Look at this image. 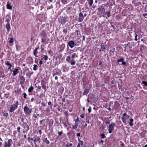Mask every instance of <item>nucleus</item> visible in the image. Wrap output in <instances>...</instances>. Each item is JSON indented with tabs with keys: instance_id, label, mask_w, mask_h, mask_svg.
Segmentation results:
<instances>
[{
	"instance_id": "25",
	"label": "nucleus",
	"mask_w": 147,
	"mask_h": 147,
	"mask_svg": "<svg viewBox=\"0 0 147 147\" xmlns=\"http://www.w3.org/2000/svg\"><path fill=\"white\" fill-rule=\"evenodd\" d=\"M142 84L144 85V86H147V82L145 81H142Z\"/></svg>"
},
{
	"instance_id": "60",
	"label": "nucleus",
	"mask_w": 147,
	"mask_h": 147,
	"mask_svg": "<svg viewBox=\"0 0 147 147\" xmlns=\"http://www.w3.org/2000/svg\"><path fill=\"white\" fill-rule=\"evenodd\" d=\"M65 98H63L62 99V101L63 102H65Z\"/></svg>"
},
{
	"instance_id": "29",
	"label": "nucleus",
	"mask_w": 147,
	"mask_h": 147,
	"mask_svg": "<svg viewBox=\"0 0 147 147\" xmlns=\"http://www.w3.org/2000/svg\"><path fill=\"white\" fill-rule=\"evenodd\" d=\"M8 115V114L7 113L4 112L3 113V116L4 117H7Z\"/></svg>"
},
{
	"instance_id": "2",
	"label": "nucleus",
	"mask_w": 147,
	"mask_h": 147,
	"mask_svg": "<svg viewBox=\"0 0 147 147\" xmlns=\"http://www.w3.org/2000/svg\"><path fill=\"white\" fill-rule=\"evenodd\" d=\"M97 14L98 15L103 16L105 13V10L104 7L100 6L97 9Z\"/></svg>"
},
{
	"instance_id": "45",
	"label": "nucleus",
	"mask_w": 147,
	"mask_h": 147,
	"mask_svg": "<svg viewBox=\"0 0 147 147\" xmlns=\"http://www.w3.org/2000/svg\"><path fill=\"white\" fill-rule=\"evenodd\" d=\"M75 54L74 53L73 54V55H72L71 56V57L72 59H74L75 58Z\"/></svg>"
},
{
	"instance_id": "46",
	"label": "nucleus",
	"mask_w": 147,
	"mask_h": 147,
	"mask_svg": "<svg viewBox=\"0 0 147 147\" xmlns=\"http://www.w3.org/2000/svg\"><path fill=\"white\" fill-rule=\"evenodd\" d=\"M115 51V48H114L110 50V51L112 52V53L114 52Z\"/></svg>"
},
{
	"instance_id": "44",
	"label": "nucleus",
	"mask_w": 147,
	"mask_h": 147,
	"mask_svg": "<svg viewBox=\"0 0 147 147\" xmlns=\"http://www.w3.org/2000/svg\"><path fill=\"white\" fill-rule=\"evenodd\" d=\"M76 35L78 36L79 35V33L80 32V30H76Z\"/></svg>"
},
{
	"instance_id": "14",
	"label": "nucleus",
	"mask_w": 147,
	"mask_h": 147,
	"mask_svg": "<svg viewBox=\"0 0 147 147\" xmlns=\"http://www.w3.org/2000/svg\"><path fill=\"white\" fill-rule=\"evenodd\" d=\"M6 6L7 8L8 9L11 10L12 9V6L11 5V3L9 1L7 3Z\"/></svg>"
},
{
	"instance_id": "27",
	"label": "nucleus",
	"mask_w": 147,
	"mask_h": 147,
	"mask_svg": "<svg viewBox=\"0 0 147 147\" xmlns=\"http://www.w3.org/2000/svg\"><path fill=\"white\" fill-rule=\"evenodd\" d=\"M5 63L6 65H8L9 66H10V67L12 66V65L10 64L8 61H7Z\"/></svg>"
},
{
	"instance_id": "19",
	"label": "nucleus",
	"mask_w": 147,
	"mask_h": 147,
	"mask_svg": "<svg viewBox=\"0 0 147 147\" xmlns=\"http://www.w3.org/2000/svg\"><path fill=\"white\" fill-rule=\"evenodd\" d=\"M34 87L32 86H30L28 89V91L29 92H31L33 91L34 90Z\"/></svg>"
},
{
	"instance_id": "42",
	"label": "nucleus",
	"mask_w": 147,
	"mask_h": 147,
	"mask_svg": "<svg viewBox=\"0 0 147 147\" xmlns=\"http://www.w3.org/2000/svg\"><path fill=\"white\" fill-rule=\"evenodd\" d=\"M23 95L24 96H23L24 98L25 99L26 98V96H27L26 94L25 93H24L23 94Z\"/></svg>"
},
{
	"instance_id": "16",
	"label": "nucleus",
	"mask_w": 147,
	"mask_h": 147,
	"mask_svg": "<svg viewBox=\"0 0 147 147\" xmlns=\"http://www.w3.org/2000/svg\"><path fill=\"white\" fill-rule=\"evenodd\" d=\"M79 143L78 145H77V147H80V146H82L83 145V142L80 140V139H78Z\"/></svg>"
},
{
	"instance_id": "8",
	"label": "nucleus",
	"mask_w": 147,
	"mask_h": 147,
	"mask_svg": "<svg viewBox=\"0 0 147 147\" xmlns=\"http://www.w3.org/2000/svg\"><path fill=\"white\" fill-rule=\"evenodd\" d=\"M129 116L127 115L125 117L122 116L121 119L123 123H124L125 125H126V120L129 119Z\"/></svg>"
},
{
	"instance_id": "50",
	"label": "nucleus",
	"mask_w": 147,
	"mask_h": 147,
	"mask_svg": "<svg viewBox=\"0 0 147 147\" xmlns=\"http://www.w3.org/2000/svg\"><path fill=\"white\" fill-rule=\"evenodd\" d=\"M63 32L66 34L67 32V30L66 29H64L63 30Z\"/></svg>"
},
{
	"instance_id": "3",
	"label": "nucleus",
	"mask_w": 147,
	"mask_h": 147,
	"mask_svg": "<svg viewBox=\"0 0 147 147\" xmlns=\"http://www.w3.org/2000/svg\"><path fill=\"white\" fill-rule=\"evenodd\" d=\"M24 111L25 114L29 115L32 113V108H29L26 105L24 108Z\"/></svg>"
},
{
	"instance_id": "51",
	"label": "nucleus",
	"mask_w": 147,
	"mask_h": 147,
	"mask_svg": "<svg viewBox=\"0 0 147 147\" xmlns=\"http://www.w3.org/2000/svg\"><path fill=\"white\" fill-rule=\"evenodd\" d=\"M143 16L145 17L146 18H147V13H143Z\"/></svg>"
},
{
	"instance_id": "18",
	"label": "nucleus",
	"mask_w": 147,
	"mask_h": 147,
	"mask_svg": "<svg viewBox=\"0 0 147 147\" xmlns=\"http://www.w3.org/2000/svg\"><path fill=\"white\" fill-rule=\"evenodd\" d=\"M89 90L88 89L86 88H85L84 90V92L83 93V95L84 94L87 95V94L89 93Z\"/></svg>"
},
{
	"instance_id": "15",
	"label": "nucleus",
	"mask_w": 147,
	"mask_h": 147,
	"mask_svg": "<svg viewBox=\"0 0 147 147\" xmlns=\"http://www.w3.org/2000/svg\"><path fill=\"white\" fill-rule=\"evenodd\" d=\"M5 28L7 29V31L9 32L10 30V26L9 22H8L7 24H6Z\"/></svg>"
},
{
	"instance_id": "39",
	"label": "nucleus",
	"mask_w": 147,
	"mask_h": 147,
	"mask_svg": "<svg viewBox=\"0 0 147 147\" xmlns=\"http://www.w3.org/2000/svg\"><path fill=\"white\" fill-rule=\"evenodd\" d=\"M124 60V59L123 58H121L120 59H118L117 60V62L119 63V62H122Z\"/></svg>"
},
{
	"instance_id": "48",
	"label": "nucleus",
	"mask_w": 147,
	"mask_h": 147,
	"mask_svg": "<svg viewBox=\"0 0 147 147\" xmlns=\"http://www.w3.org/2000/svg\"><path fill=\"white\" fill-rule=\"evenodd\" d=\"M78 120H79V119H78V117H77V119H76L74 120V121L75 122V124H76L77 123H76L78 121Z\"/></svg>"
},
{
	"instance_id": "36",
	"label": "nucleus",
	"mask_w": 147,
	"mask_h": 147,
	"mask_svg": "<svg viewBox=\"0 0 147 147\" xmlns=\"http://www.w3.org/2000/svg\"><path fill=\"white\" fill-rule=\"evenodd\" d=\"M48 104L50 106V108H51L52 107V104L51 101H49L48 102Z\"/></svg>"
},
{
	"instance_id": "54",
	"label": "nucleus",
	"mask_w": 147,
	"mask_h": 147,
	"mask_svg": "<svg viewBox=\"0 0 147 147\" xmlns=\"http://www.w3.org/2000/svg\"><path fill=\"white\" fill-rule=\"evenodd\" d=\"M59 89L61 90V91L62 92L63 91V88L61 86V87H60L59 88Z\"/></svg>"
},
{
	"instance_id": "22",
	"label": "nucleus",
	"mask_w": 147,
	"mask_h": 147,
	"mask_svg": "<svg viewBox=\"0 0 147 147\" xmlns=\"http://www.w3.org/2000/svg\"><path fill=\"white\" fill-rule=\"evenodd\" d=\"M42 87V89H45L46 88V86L42 82L41 83Z\"/></svg>"
},
{
	"instance_id": "58",
	"label": "nucleus",
	"mask_w": 147,
	"mask_h": 147,
	"mask_svg": "<svg viewBox=\"0 0 147 147\" xmlns=\"http://www.w3.org/2000/svg\"><path fill=\"white\" fill-rule=\"evenodd\" d=\"M122 64L123 65H125L126 64V63L125 61H122Z\"/></svg>"
},
{
	"instance_id": "11",
	"label": "nucleus",
	"mask_w": 147,
	"mask_h": 147,
	"mask_svg": "<svg viewBox=\"0 0 147 147\" xmlns=\"http://www.w3.org/2000/svg\"><path fill=\"white\" fill-rule=\"evenodd\" d=\"M68 44L69 47L71 48H72L74 47L75 45V43L73 40H71L69 41L68 43Z\"/></svg>"
},
{
	"instance_id": "23",
	"label": "nucleus",
	"mask_w": 147,
	"mask_h": 147,
	"mask_svg": "<svg viewBox=\"0 0 147 147\" xmlns=\"http://www.w3.org/2000/svg\"><path fill=\"white\" fill-rule=\"evenodd\" d=\"M78 123H77V124H75V125H73L72 127L71 128V129H76L77 128V127H78Z\"/></svg>"
},
{
	"instance_id": "43",
	"label": "nucleus",
	"mask_w": 147,
	"mask_h": 147,
	"mask_svg": "<svg viewBox=\"0 0 147 147\" xmlns=\"http://www.w3.org/2000/svg\"><path fill=\"white\" fill-rule=\"evenodd\" d=\"M88 111L89 113H90L91 111V107H89V108L88 109Z\"/></svg>"
},
{
	"instance_id": "7",
	"label": "nucleus",
	"mask_w": 147,
	"mask_h": 147,
	"mask_svg": "<svg viewBox=\"0 0 147 147\" xmlns=\"http://www.w3.org/2000/svg\"><path fill=\"white\" fill-rule=\"evenodd\" d=\"M115 126V124L114 123H111L109 125V133L110 134L112 133V130L113 129Z\"/></svg>"
},
{
	"instance_id": "41",
	"label": "nucleus",
	"mask_w": 147,
	"mask_h": 147,
	"mask_svg": "<svg viewBox=\"0 0 147 147\" xmlns=\"http://www.w3.org/2000/svg\"><path fill=\"white\" fill-rule=\"evenodd\" d=\"M93 3V1H90V2H89V5L90 6H91L92 4Z\"/></svg>"
},
{
	"instance_id": "37",
	"label": "nucleus",
	"mask_w": 147,
	"mask_h": 147,
	"mask_svg": "<svg viewBox=\"0 0 147 147\" xmlns=\"http://www.w3.org/2000/svg\"><path fill=\"white\" fill-rule=\"evenodd\" d=\"M42 42L43 43H46V40L44 38H42Z\"/></svg>"
},
{
	"instance_id": "13",
	"label": "nucleus",
	"mask_w": 147,
	"mask_h": 147,
	"mask_svg": "<svg viewBox=\"0 0 147 147\" xmlns=\"http://www.w3.org/2000/svg\"><path fill=\"white\" fill-rule=\"evenodd\" d=\"M4 77L5 74L2 68H0V78L1 77L3 78Z\"/></svg>"
},
{
	"instance_id": "21",
	"label": "nucleus",
	"mask_w": 147,
	"mask_h": 147,
	"mask_svg": "<svg viewBox=\"0 0 147 147\" xmlns=\"http://www.w3.org/2000/svg\"><path fill=\"white\" fill-rule=\"evenodd\" d=\"M133 119H131L130 120V122L129 123V125L131 126L133 125Z\"/></svg>"
},
{
	"instance_id": "4",
	"label": "nucleus",
	"mask_w": 147,
	"mask_h": 147,
	"mask_svg": "<svg viewBox=\"0 0 147 147\" xmlns=\"http://www.w3.org/2000/svg\"><path fill=\"white\" fill-rule=\"evenodd\" d=\"M59 22L62 25L64 24L67 21V18L66 17L60 16L58 19Z\"/></svg>"
},
{
	"instance_id": "53",
	"label": "nucleus",
	"mask_w": 147,
	"mask_h": 147,
	"mask_svg": "<svg viewBox=\"0 0 147 147\" xmlns=\"http://www.w3.org/2000/svg\"><path fill=\"white\" fill-rule=\"evenodd\" d=\"M80 116L81 118H83L84 117V114L80 115Z\"/></svg>"
},
{
	"instance_id": "24",
	"label": "nucleus",
	"mask_w": 147,
	"mask_h": 147,
	"mask_svg": "<svg viewBox=\"0 0 147 147\" xmlns=\"http://www.w3.org/2000/svg\"><path fill=\"white\" fill-rule=\"evenodd\" d=\"M9 95V93L7 92L6 93L4 94V97L6 98H7Z\"/></svg>"
},
{
	"instance_id": "61",
	"label": "nucleus",
	"mask_w": 147,
	"mask_h": 147,
	"mask_svg": "<svg viewBox=\"0 0 147 147\" xmlns=\"http://www.w3.org/2000/svg\"><path fill=\"white\" fill-rule=\"evenodd\" d=\"M34 100V98H32L30 100L31 102H33Z\"/></svg>"
},
{
	"instance_id": "6",
	"label": "nucleus",
	"mask_w": 147,
	"mask_h": 147,
	"mask_svg": "<svg viewBox=\"0 0 147 147\" xmlns=\"http://www.w3.org/2000/svg\"><path fill=\"white\" fill-rule=\"evenodd\" d=\"M12 140L11 139H9L7 142H5L4 144V147H10L11 144L12 143Z\"/></svg>"
},
{
	"instance_id": "10",
	"label": "nucleus",
	"mask_w": 147,
	"mask_h": 147,
	"mask_svg": "<svg viewBox=\"0 0 147 147\" xmlns=\"http://www.w3.org/2000/svg\"><path fill=\"white\" fill-rule=\"evenodd\" d=\"M25 78L22 76H21L20 77V84L21 85L23 84L25 82Z\"/></svg>"
},
{
	"instance_id": "52",
	"label": "nucleus",
	"mask_w": 147,
	"mask_h": 147,
	"mask_svg": "<svg viewBox=\"0 0 147 147\" xmlns=\"http://www.w3.org/2000/svg\"><path fill=\"white\" fill-rule=\"evenodd\" d=\"M53 7V5H51V6H49L48 8H47V9H51Z\"/></svg>"
},
{
	"instance_id": "62",
	"label": "nucleus",
	"mask_w": 147,
	"mask_h": 147,
	"mask_svg": "<svg viewBox=\"0 0 147 147\" xmlns=\"http://www.w3.org/2000/svg\"><path fill=\"white\" fill-rule=\"evenodd\" d=\"M11 67H10V66H9V67H8V69L9 70H10V71H12V70H11Z\"/></svg>"
},
{
	"instance_id": "31",
	"label": "nucleus",
	"mask_w": 147,
	"mask_h": 147,
	"mask_svg": "<svg viewBox=\"0 0 147 147\" xmlns=\"http://www.w3.org/2000/svg\"><path fill=\"white\" fill-rule=\"evenodd\" d=\"M34 67L33 68V69L34 70H36L37 69V65H33Z\"/></svg>"
},
{
	"instance_id": "40",
	"label": "nucleus",
	"mask_w": 147,
	"mask_h": 147,
	"mask_svg": "<svg viewBox=\"0 0 147 147\" xmlns=\"http://www.w3.org/2000/svg\"><path fill=\"white\" fill-rule=\"evenodd\" d=\"M135 38L134 39V40L136 41L138 40V39L137 38V37L138 35L136 34H135Z\"/></svg>"
},
{
	"instance_id": "32",
	"label": "nucleus",
	"mask_w": 147,
	"mask_h": 147,
	"mask_svg": "<svg viewBox=\"0 0 147 147\" xmlns=\"http://www.w3.org/2000/svg\"><path fill=\"white\" fill-rule=\"evenodd\" d=\"M71 8V7H68L67 8L66 10V11L67 13H70V10Z\"/></svg>"
},
{
	"instance_id": "9",
	"label": "nucleus",
	"mask_w": 147,
	"mask_h": 147,
	"mask_svg": "<svg viewBox=\"0 0 147 147\" xmlns=\"http://www.w3.org/2000/svg\"><path fill=\"white\" fill-rule=\"evenodd\" d=\"M84 18L83 14L82 13H80L79 14V17L78 18V21L81 22L82 21Z\"/></svg>"
},
{
	"instance_id": "20",
	"label": "nucleus",
	"mask_w": 147,
	"mask_h": 147,
	"mask_svg": "<svg viewBox=\"0 0 147 147\" xmlns=\"http://www.w3.org/2000/svg\"><path fill=\"white\" fill-rule=\"evenodd\" d=\"M106 15L108 18L109 17L111 16L110 10H109L108 11L105 12Z\"/></svg>"
},
{
	"instance_id": "34",
	"label": "nucleus",
	"mask_w": 147,
	"mask_h": 147,
	"mask_svg": "<svg viewBox=\"0 0 147 147\" xmlns=\"http://www.w3.org/2000/svg\"><path fill=\"white\" fill-rule=\"evenodd\" d=\"M106 137V136L104 134H101V138H104Z\"/></svg>"
},
{
	"instance_id": "26",
	"label": "nucleus",
	"mask_w": 147,
	"mask_h": 147,
	"mask_svg": "<svg viewBox=\"0 0 147 147\" xmlns=\"http://www.w3.org/2000/svg\"><path fill=\"white\" fill-rule=\"evenodd\" d=\"M27 140L29 142H30L31 141H34L33 139L30 137H28L27 138Z\"/></svg>"
},
{
	"instance_id": "64",
	"label": "nucleus",
	"mask_w": 147,
	"mask_h": 147,
	"mask_svg": "<svg viewBox=\"0 0 147 147\" xmlns=\"http://www.w3.org/2000/svg\"><path fill=\"white\" fill-rule=\"evenodd\" d=\"M39 63L40 64L42 65V61H39Z\"/></svg>"
},
{
	"instance_id": "30",
	"label": "nucleus",
	"mask_w": 147,
	"mask_h": 147,
	"mask_svg": "<svg viewBox=\"0 0 147 147\" xmlns=\"http://www.w3.org/2000/svg\"><path fill=\"white\" fill-rule=\"evenodd\" d=\"M13 38H10V40L9 41V43H13Z\"/></svg>"
},
{
	"instance_id": "33",
	"label": "nucleus",
	"mask_w": 147,
	"mask_h": 147,
	"mask_svg": "<svg viewBox=\"0 0 147 147\" xmlns=\"http://www.w3.org/2000/svg\"><path fill=\"white\" fill-rule=\"evenodd\" d=\"M48 57L47 55H44V57H43L42 59H44L45 60H47L48 59Z\"/></svg>"
},
{
	"instance_id": "57",
	"label": "nucleus",
	"mask_w": 147,
	"mask_h": 147,
	"mask_svg": "<svg viewBox=\"0 0 147 147\" xmlns=\"http://www.w3.org/2000/svg\"><path fill=\"white\" fill-rule=\"evenodd\" d=\"M113 104V102H109V105L110 106Z\"/></svg>"
},
{
	"instance_id": "35",
	"label": "nucleus",
	"mask_w": 147,
	"mask_h": 147,
	"mask_svg": "<svg viewBox=\"0 0 147 147\" xmlns=\"http://www.w3.org/2000/svg\"><path fill=\"white\" fill-rule=\"evenodd\" d=\"M72 144L71 143L67 144L66 145V147H69L72 146Z\"/></svg>"
},
{
	"instance_id": "5",
	"label": "nucleus",
	"mask_w": 147,
	"mask_h": 147,
	"mask_svg": "<svg viewBox=\"0 0 147 147\" xmlns=\"http://www.w3.org/2000/svg\"><path fill=\"white\" fill-rule=\"evenodd\" d=\"M66 60L68 62L70 63L72 65H75L76 63V62L74 60H71L70 56H68L67 57Z\"/></svg>"
},
{
	"instance_id": "47",
	"label": "nucleus",
	"mask_w": 147,
	"mask_h": 147,
	"mask_svg": "<svg viewBox=\"0 0 147 147\" xmlns=\"http://www.w3.org/2000/svg\"><path fill=\"white\" fill-rule=\"evenodd\" d=\"M114 103L115 105H118L119 106L120 105L119 104L117 101H115Z\"/></svg>"
},
{
	"instance_id": "28",
	"label": "nucleus",
	"mask_w": 147,
	"mask_h": 147,
	"mask_svg": "<svg viewBox=\"0 0 147 147\" xmlns=\"http://www.w3.org/2000/svg\"><path fill=\"white\" fill-rule=\"evenodd\" d=\"M40 140V138L39 137H37L34 140V142L35 143L36 142Z\"/></svg>"
},
{
	"instance_id": "55",
	"label": "nucleus",
	"mask_w": 147,
	"mask_h": 147,
	"mask_svg": "<svg viewBox=\"0 0 147 147\" xmlns=\"http://www.w3.org/2000/svg\"><path fill=\"white\" fill-rule=\"evenodd\" d=\"M62 134V132L61 131L59 132H58V135L59 136H61Z\"/></svg>"
},
{
	"instance_id": "38",
	"label": "nucleus",
	"mask_w": 147,
	"mask_h": 147,
	"mask_svg": "<svg viewBox=\"0 0 147 147\" xmlns=\"http://www.w3.org/2000/svg\"><path fill=\"white\" fill-rule=\"evenodd\" d=\"M45 120L43 119L40 121V125H42L43 123H44V121H45Z\"/></svg>"
},
{
	"instance_id": "49",
	"label": "nucleus",
	"mask_w": 147,
	"mask_h": 147,
	"mask_svg": "<svg viewBox=\"0 0 147 147\" xmlns=\"http://www.w3.org/2000/svg\"><path fill=\"white\" fill-rule=\"evenodd\" d=\"M20 127H18L17 128V130L18 132H20Z\"/></svg>"
},
{
	"instance_id": "17",
	"label": "nucleus",
	"mask_w": 147,
	"mask_h": 147,
	"mask_svg": "<svg viewBox=\"0 0 147 147\" xmlns=\"http://www.w3.org/2000/svg\"><path fill=\"white\" fill-rule=\"evenodd\" d=\"M18 69L15 68L14 70L13 71V76H15L17 74L19 73Z\"/></svg>"
},
{
	"instance_id": "63",
	"label": "nucleus",
	"mask_w": 147,
	"mask_h": 147,
	"mask_svg": "<svg viewBox=\"0 0 147 147\" xmlns=\"http://www.w3.org/2000/svg\"><path fill=\"white\" fill-rule=\"evenodd\" d=\"M77 136L78 137H79L80 136V133H78L77 134Z\"/></svg>"
},
{
	"instance_id": "56",
	"label": "nucleus",
	"mask_w": 147,
	"mask_h": 147,
	"mask_svg": "<svg viewBox=\"0 0 147 147\" xmlns=\"http://www.w3.org/2000/svg\"><path fill=\"white\" fill-rule=\"evenodd\" d=\"M45 143L47 144H49L50 143L49 142V141L48 140H47L45 141Z\"/></svg>"
},
{
	"instance_id": "12",
	"label": "nucleus",
	"mask_w": 147,
	"mask_h": 147,
	"mask_svg": "<svg viewBox=\"0 0 147 147\" xmlns=\"http://www.w3.org/2000/svg\"><path fill=\"white\" fill-rule=\"evenodd\" d=\"M39 49V46H38L37 47H36L35 48L34 50L33 51V54L36 57H37L38 56L37 55V54L38 53V52L37 51V50L38 49Z\"/></svg>"
},
{
	"instance_id": "59",
	"label": "nucleus",
	"mask_w": 147,
	"mask_h": 147,
	"mask_svg": "<svg viewBox=\"0 0 147 147\" xmlns=\"http://www.w3.org/2000/svg\"><path fill=\"white\" fill-rule=\"evenodd\" d=\"M63 124L64 126L65 127H66L67 126V125H66V123L65 122H63Z\"/></svg>"
},
{
	"instance_id": "1",
	"label": "nucleus",
	"mask_w": 147,
	"mask_h": 147,
	"mask_svg": "<svg viewBox=\"0 0 147 147\" xmlns=\"http://www.w3.org/2000/svg\"><path fill=\"white\" fill-rule=\"evenodd\" d=\"M14 103L11 105L9 108V112L12 113L17 109L19 105V102L18 101H14Z\"/></svg>"
}]
</instances>
